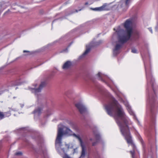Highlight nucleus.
Here are the masks:
<instances>
[{
    "label": "nucleus",
    "mask_w": 158,
    "mask_h": 158,
    "mask_svg": "<svg viewBox=\"0 0 158 158\" xmlns=\"http://www.w3.org/2000/svg\"><path fill=\"white\" fill-rule=\"evenodd\" d=\"M108 94L110 98V102L106 106L105 109L107 114L111 116L113 115L114 112V109H116V116L118 118H120L121 120V121H120L118 118H116V123L120 128L122 135L124 137L127 143L130 144L133 150L130 151V152L132 158H134L136 147L133 142L130 131V128H131L130 126L132 125V123L126 116L123 109L119 104L118 101L109 94Z\"/></svg>",
    "instance_id": "f257e3e1"
},
{
    "label": "nucleus",
    "mask_w": 158,
    "mask_h": 158,
    "mask_svg": "<svg viewBox=\"0 0 158 158\" xmlns=\"http://www.w3.org/2000/svg\"><path fill=\"white\" fill-rule=\"evenodd\" d=\"M150 84L152 89L150 92L148 89L147 90V106L152 110L154 106L157 99L156 91L158 90V87L156 85L154 81L151 78Z\"/></svg>",
    "instance_id": "f03ea898"
},
{
    "label": "nucleus",
    "mask_w": 158,
    "mask_h": 158,
    "mask_svg": "<svg viewBox=\"0 0 158 158\" xmlns=\"http://www.w3.org/2000/svg\"><path fill=\"white\" fill-rule=\"evenodd\" d=\"M133 22V19L130 18L127 19L124 23V26L126 29L127 35L119 36L118 42L121 44L126 43L130 39L132 33Z\"/></svg>",
    "instance_id": "7ed1b4c3"
},
{
    "label": "nucleus",
    "mask_w": 158,
    "mask_h": 158,
    "mask_svg": "<svg viewBox=\"0 0 158 158\" xmlns=\"http://www.w3.org/2000/svg\"><path fill=\"white\" fill-rule=\"evenodd\" d=\"M69 129L61 125L58 126L57 136L56 140V143L60 144L63 135H66L68 133Z\"/></svg>",
    "instance_id": "20e7f679"
},
{
    "label": "nucleus",
    "mask_w": 158,
    "mask_h": 158,
    "mask_svg": "<svg viewBox=\"0 0 158 158\" xmlns=\"http://www.w3.org/2000/svg\"><path fill=\"white\" fill-rule=\"evenodd\" d=\"M131 0H121L119 2L118 6L121 7L127 8Z\"/></svg>",
    "instance_id": "39448f33"
},
{
    "label": "nucleus",
    "mask_w": 158,
    "mask_h": 158,
    "mask_svg": "<svg viewBox=\"0 0 158 158\" xmlns=\"http://www.w3.org/2000/svg\"><path fill=\"white\" fill-rule=\"evenodd\" d=\"M91 9L94 10L99 11L107 10H109L108 6L106 3H105L102 6L100 7H96L94 8H91Z\"/></svg>",
    "instance_id": "423d86ee"
},
{
    "label": "nucleus",
    "mask_w": 158,
    "mask_h": 158,
    "mask_svg": "<svg viewBox=\"0 0 158 158\" xmlns=\"http://www.w3.org/2000/svg\"><path fill=\"white\" fill-rule=\"evenodd\" d=\"M77 137L78 139L80 142L81 146L82 147V152L81 157H84L85 155V146L83 144V142L82 139L79 136H77Z\"/></svg>",
    "instance_id": "0eeeda50"
},
{
    "label": "nucleus",
    "mask_w": 158,
    "mask_h": 158,
    "mask_svg": "<svg viewBox=\"0 0 158 158\" xmlns=\"http://www.w3.org/2000/svg\"><path fill=\"white\" fill-rule=\"evenodd\" d=\"M75 106L78 109L81 114L84 113L86 110L85 107L80 103H78L76 104Z\"/></svg>",
    "instance_id": "6e6552de"
},
{
    "label": "nucleus",
    "mask_w": 158,
    "mask_h": 158,
    "mask_svg": "<svg viewBox=\"0 0 158 158\" xmlns=\"http://www.w3.org/2000/svg\"><path fill=\"white\" fill-rule=\"evenodd\" d=\"M122 46V44H117L114 49L113 50V53L114 56H116L119 53V50Z\"/></svg>",
    "instance_id": "1a4fd4ad"
},
{
    "label": "nucleus",
    "mask_w": 158,
    "mask_h": 158,
    "mask_svg": "<svg viewBox=\"0 0 158 158\" xmlns=\"http://www.w3.org/2000/svg\"><path fill=\"white\" fill-rule=\"evenodd\" d=\"M46 85V83L44 82H42L40 84L39 87L37 89H34V90L35 94L40 92L41 91V89Z\"/></svg>",
    "instance_id": "9d476101"
},
{
    "label": "nucleus",
    "mask_w": 158,
    "mask_h": 158,
    "mask_svg": "<svg viewBox=\"0 0 158 158\" xmlns=\"http://www.w3.org/2000/svg\"><path fill=\"white\" fill-rule=\"evenodd\" d=\"M62 69L64 71H69V60L66 62L63 65Z\"/></svg>",
    "instance_id": "9b49d317"
},
{
    "label": "nucleus",
    "mask_w": 158,
    "mask_h": 158,
    "mask_svg": "<svg viewBox=\"0 0 158 158\" xmlns=\"http://www.w3.org/2000/svg\"><path fill=\"white\" fill-rule=\"evenodd\" d=\"M42 110V108L41 107H38L35 109L33 111L34 114H37L38 115H40L41 113V111Z\"/></svg>",
    "instance_id": "f8f14e48"
},
{
    "label": "nucleus",
    "mask_w": 158,
    "mask_h": 158,
    "mask_svg": "<svg viewBox=\"0 0 158 158\" xmlns=\"http://www.w3.org/2000/svg\"><path fill=\"white\" fill-rule=\"evenodd\" d=\"M69 148V145L68 144H65V147L62 149L64 153L68 152Z\"/></svg>",
    "instance_id": "ddd939ff"
},
{
    "label": "nucleus",
    "mask_w": 158,
    "mask_h": 158,
    "mask_svg": "<svg viewBox=\"0 0 158 158\" xmlns=\"http://www.w3.org/2000/svg\"><path fill=\"white\" fill-rule=\"evenodd\" d=\"M90 48L87 47L86 49L85 52L83 53L82 55V56H84L87 54L90 51Z\"/></svg>",
    "instance_id": "4468645a"
},
{
    "label": "nucleus",
    "mask_w": 158,
    "mask_h": 158,
    "mask_svg": "<svg viewBox=\"0 0 158 158\" xmlns=\"http://www.w3.org/2000/svg\"><path fill=\"white\" fill-rule=\"evenodd\" d=\"M139 35L138 34L136 33V34H134L132 37V39L134 40H136L139 39Z\"/></svg>",
    "instance_id": "2eb2a0df"
},
{
    "label": "nucleus",
    "mask_w": 158,
    "mask_h": 158,
    "mask_svg": "<svg viewBox=\"0 0 158 158\" xmlns=\"http://www.w3.org/2000/svg\"><path fill=\"white\" fill-rule=\"evenodd\" d=\"M97 76L99 77L100 80H101L102 81H103V79L102 78V77H101V73H100V72L98 73L97 74Z\"/></svg>",
    "instance_id": "dca6fc26"
},
{
    "label": "nucleus",
    "mask_w": 158,
    "mask_h": 158,
    "mask_svg": "<svg viewBox=\"0 0 158 158\" xmlns=\"http://www.w3.org/2000/svg\"><path fill=\"white\" fill-rule=\"evenodd\" d=\"M4 118V115L3 113L0 111V119H2Z\"/></svg>",
    "instance_id": "f3484780"
},
{
    "label": "nucleus",
    "mask_w": 158,
    "mask_h": 158,
    "mask_svg": "<svg viewBox=\"0 0 158 158\" xmlns=\"http://www.w3.org/2000/svg\"><path fill=\"white\" fill-rule=\"evenodd\" d=\"M95 138L97 140H99L100 138V135L98 134L96 135Z\"/></svg>",
    "instance_id": "a211bd4d"
},
{
    "label": "nucleus",
    "mask_w": 158,
    "mask_h": 158,
    "mask_svg": "<svg viewBox=\"0 0 158 158\" xmlns=\"http://www.w3.org/2000/svg\"><path fill=\"white\" fill-rule=\"evenodd\" d=\"M66 152H65V153H64V154L63 156V158H69V156L66 154Z\"/></svg>",
    "instance_id": "6ab92c4d"
},
{
    "label": "nucleus",
    "mask_w": 158,
    "mask_h": 158,
    "mask_svg": "<svg viewBox=\"0 0 158 158\" xmlns=\"http://www.w3.org/2000/svg\"><path fill=\"white\" fill-rule=\"evenodd\" d=\"M131 52L133 53H137V50L135 48H132L131 49Z\"/></svg>",
    "instance_id": "aec40b11"
},
{
    "label": "nucleus",
    "mask_w": 158,
    "mask_h": 158,
    "mask_svg": "<svg viewBox=\"0 0 158 158\" xmlns=\"http://www.w3.org/2000/svg\"><path fill=\"white\" fill-rule=\"evenodd\" d=\"M22 154V153L21 152H16L15 154V155H21Z\"/></svg>",
    "instance_id": "412c9836"
},
{
    "label": "nucleus",
    "mask_w": 158,
    "mask_h": 158,
    "mask_svg": "<svg viewBox=\"0 0 158 158\" xmlns=\"http://www.w3.org/2000/svg\"><path fill=\"white\" fill-rule=\"evenodd\" d=\"M145 70H146V76H147V80L148 81H149V76L147 74V70H146V69H145Z\"/></svg>",
    "instance_id": "4be33fe9"
},
{
    "label": "nucleus",
    "mask_w": 158,
    "mask_h": 158,
    "mask_svg": "<svg viewBox=\"0 0 158 158\" xmlns=\"http://www.w3.org/2000/svg\"><path fill=\"white\" fill-rule=\"evenodd\" d=\"M139 139L141 143L142 144H143V141L142 138L141 137H140V138H139Z\"/></svg>",
    "instance_id": "5701e85b"
},
{
    "label": "nucleus",
    "mask_w": 158,
    "mask_h": 158,
    "mask_svg": "<svg viewBox=\"0 0 158 158\" xmlns=\"http://www.w3.org/2000/svg\"><path fill=\"white\" fill-rule=\"evenodd\" d=\"M68 46L66 48V49L65 50H63V52H68Z\"/></svg>",
    "instance_id": "b1692460"
},
{
    "label": "nucleus",
    "mask_w": 158,
    "mask_h": 158,
    "mask_svg": "<svg viewBox=\"0 0 158 158\" xmlns=\"http://www.w3.org/2000/svg\"><path fill=\"white\" fill-rule=\"evenodd\" d=\"M97 142H94L93 143L92 145L93 146H95L96 145V144H97Z\"/></svg>",
    "instance_id": "393cba45"
},
{
    "label": "nucleus",
    "mask_w": 158,
    "mask_h": 158,
    "mask_svg": "<svg viewBox=\"0 0 158 158\" xmlns=\"http://www.w3.org/2000/svg\"><path fill=\"white\" fill-rule=\"evenodd\" d=\"M149 31L151 32V33H152V29L151 28H149Z\"/></svg>",
    "instance_id": "a878e982"
},
{
    "label": "nucleus",
    "mask_w": 158,
    "mask_h": 158,
    "mask_svg": "<svg viewBox=\"0 0 158 158\" xmlns=\"http://www.w3.org/2000/svg\"><path fill=\"white\" fill-rule=\"evenodd\" d=\"M65 95H66V96H67L68 97H69V94H68V93H65Z\"/></svg>",
    "instance_id": "bb28decb"
},
{
    "label": "nucleus",
    "mask_w": 158,
    "mask_h": 158,
    "mask_svg": "<svg viewBox=\"0 0 158 158\" xmlns=\"http://www.w3.org/2000/svg\"><path fill=\"white\" fill-rule=\"evenodd\" d=\"M29 52L28 51H26V50H24L23 51V52L25 53V52Z\"/></svg>",
    "instance_id": "cd10ccee"
},
{
    "label": "nucleus",
    "mask_w": 158,
    "mask_h": 158,
    "mask_svg": "<svg viewBox=\"0 0 158 158\" xmlns=\"http://www.w3.org/2000/svg\"><path fill=\"white\" fill-rule=\"evenodd\" d=\"M88 2H86V3H85V5H88Z\"/></svg>",
    "instance_id": "c85d7f7f"
},
{
    "label": "nucleus",
    "mask_w": 158,
    "mask_h": 158,
    "mask_svg": "<svg viewBox=\"0 0 158 158\" xmlns=\"http://www.w3.org/2000/svg\"><path fill=\"white\" fill-rule=\"evenodd\" d=\"M70 64H70H70H71V63H70Z\"/></svg>",
    "instance_id": "c756f323"
},
{
    "label": "nucleus",
    "mask_w": 158,
    "mask_h": 158,
    "mask_svg": "<svg viewBox=\"0 0 158 158\" xmlns=\"http://www.w3.org/2000/svg\"><path fill=\"white\" fill-rule=\"evenodd\" d=\"M69 131H70V132L71 131V130H70H70H69Z\"/></svg>",
    "instance_id": "7c9ffc66"
}]
</instances>
